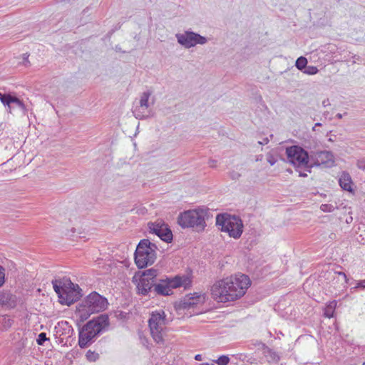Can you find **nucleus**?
I'll return each mask as SVG.
<instances>
[{
	"label": "nucleus",
	"mask_w": 365,
	"mask_h": 365,
	"mask_svg": "<svg viewBox=\"0 0 365 365\" xmlns=\"http://www.w3.org/2000/svg\"><path fill=\"white\" fill-rule=\"evenodd\" d=\"M250 284L249 277L243 274L226 277L212 286V297L218 302H232L244 296Z\"/></svg>",
	"instance_id": "obj_1"
},
{
	"label": "nucleus",
	"mask_w": 365,
	"mask_h": 365,
	"mask_svg": "<svg viewBox=\"0 0 365 365\" xmlns=\"http://www.w3.org/2000/svg\"><path fill=\"white\" fill-rule=\"evenodd\" d=\"M52 284L61 304L70 306L83 295L79 286L73 284L68 278L53 279Z\"/></svg>",
	"instance_id": "obj_2"
},
{
	"label": "nucleus",
	"mask_w": 365,
	"mask_h": 365,
	"mask_svg": "<svg viewBox=\"0 0 365 365\" xmlns=\"http://www.w3.org/2000/svg\"><path fill=\"white\" fill-rule=\"evenodd\" d=\"M158 247L148 239L141 240L137 245L134 259L137 267L144 268L154 263Z\"/></svg>",
	"instance_id": "obj_3"
},
{
	"label": "nucleus",
	"mask_w": 365,
	"mask_h": 365,
	"mask_svg": "<svg viewBox=\"0 0 365 365\" xmlns=\"http://www.w3.org/2000/svg\"><path fill=\"white\" fill-rule=\"evenodd\" d=\"M206 212L202 209L190 210L181 213L178 217V223L182 228H192L197 232L205 230Z\"/></svg>",
	"instance_id": "obj_4"
},
{
	"label": "nucleus",
	"mask_w": 365,
	"mask_h": 365,
	"mask_svg": "<svg viewBox=\"0 0 365 365\" xmlns=\"http://www.w3.org/2000/svg\"><path fill=\"white\" fill-rule=\"evenodd\" d=\"M216 225L220 227L221 231L227 232L229 236L234 239H239L243 232L242 221L235 215H217Z\"/></svg>",
	"instance_id": "obj_5"
},
{
	"label": "nucleus",
	"mask_w": 365,
	"mask_h": 365,
	"mask_svg": "<svg viewBox=\"0 0 365 365\" xmlns=\"http://www.w3.org/2000/svg\"><path fill=\"white\" fill-rule=\"evenodd\" d=\"M158 274V269L150 268L143 271L138 280L135 279L134 276L133 282H136L137 293L143 296L152 297Z\"/></svg>",
	"instance_id": "obj_6"
},
{
	"label": "nucleus",
	"mask_w": 365,
	"mask_h": 365,
	"mask_svg": "<svg viewBox=\"0 0 365 365\" xmlns=\"http://www.w3.org/2000/svg\"><path fill=\"white\" fill-rule=\"evenodd\" d=\"M286 155L290 163L296 167H304L308 168V172L311 173L309 165L310 155L308 152L299 145H292L286 148Z\"/></svg>",
	"instance_id": "obj_7"
},
{
	"label": "nucleus",
	"mask_w": 365,
	"mask_h": 365,
	"mask_svg": "<svg viewBox=\"0 0 365 365\" xmlns=\"http://www.w3.org/2000/svg\"><path fill=\"white\" fill-rule=\"evenodd\" d=\"M165 325V314L163 311L153 312L148 319V326L153 340L158 344L163 343V330Z\"/></svg>",
	"instance_id": "obj_8"
},
{
	"label": "nucleus",
	"mask_w": 365,
	"mask_h": 365,
	"mask_svg": "<svg viewBox=\"0 0 365 365\" xmlns=\"http://www.w3.org/2000/svg\"><path fill=\"white\" fill-rule=\"evenodd\" d=\"M175 37L178 43L185 48H190L197 44L204 45L207 42L206 37L190 30L182 34H176Z\"/></svg>",
	"instance_id": "obj_9"
},
{
	"label": "nucleus",
	"mask_w": 365,
	"mask_h": 365,
	"mask_svg": "<svg viewBox=\"0 0 365 365\" xmlns=\"http://www.w3.org/2000/svg\"><path fill=\"white\" fill-rule=\"evenodd\" d=\"M148 226L150 233L156 235L160 240L165 242L169 243L172 242V231L165 223L149 222Z\"/></svg>",
	"instance_id": "obj_10"
},
{
	"label": "nucleus",
	"mask_w": 365,
	"mask_h": 365,
	"mask_svg": "<svg viewBox=\"0 0 365 365\" xmlns=\"http://www.w3.org/2000/svg\"><path fill=\"white\" fill-rule=\"evenodd\" d=\"M310 159L313 162V165L316 166L323 165L330 168L334 163V155L331 151L328 150L312 152Z\"/></svg>",
	"instance_id": "obj_11"
},
{
	"label": "nucleus",
	"mask_w": 365,
	"mask_h": 365,
	"mask_svg": "<svg viewBox=\"0 0 365 365\" xmlns=\"http://www.w3.org/2000/svg\"><path fill=\"white\" fill-rule=\"evenodd\" d=\"M110 329L109 317L107 314H101L93 317V339Z\"/></svg>",
	"instance_id": "obj_12"
},
{
	"label": "nucleus",
	"mask_w": 365,
	"mask_h": 365,
	"mask_svg": "<svg viewBox=\"0 0 365 365\" xmlns=\"http://www.w3.org/2000/svg\"><path fill=\"white\" fill-rule=\"evenodd\" d=\"M76 315L78 317V326L82 327L81 324L84 323L91 315V294L86 297L84 302L78 305Z\"/></svg>",
	"instance_id": "obj_13"
},
{
	"label": "nucleus",
	"mask_w": 365,
	"mask_h": 365,
	"mask_svg": "<svg viewBox=\"0 0 365 365\" xmlns=\"http://www.w3.org/2000/svg\"><path fill=\"white\" fill-rule=\"evenodd\" d=\"M78 327V345L81 349H85L91 344V320Z\"/></svg>",
	"instance_id": "obj_14"
},
{
	"label": "nucleus",
	"mask_w": 365,
	"mask_h": 365,
	"mask_svg": "<svg viewBox=\"0 0 365 365\" xmlns=\"http://www.w3.org/2000/svg\"><path fill=\"white\" fill-rule=\"evenodd\" d=\"M108 304V299L105 297L93 291V314L106 310Z\"/></svg>",
	"instance_id": "obj_15"
},
{
	"label": "nucleus",
	"mask_w": 365,
	"mask_h": 365,
	"mask_svg": "<svg viewBox=\"0 0 365 365\" xmlns=\"http://www.w3.org/2000/svg\"><path fill=\"white\" fill-rule=\"evenodd\" d=\"M173 294L165 279H159L156 277V283L154 286L152 297L155 296H168Z\"/></svg>",
	"instance_id": "obj_16"
},
{
	"label": "nucleus",
	"mask_w": 365,
	"mask_h": 365,
	"mask_svg": "<svg viewBox=\"0 0 365 365\" xmlns=\"http://www.w3.org/2000/svg\"><path fill=\"white\" fill-rule=\"evenodd\" d=\"M258 350L262 351V354L267 359L269 363H277L279 361L280 357L279 354L273 349L269 348L265 344L259 342L257 344Z\"/></svg>",
	"instance_id": "obj_17"
},
{
	"label": "nucleus",
	"mask_w": 365,
	"mask_h": 365,
	"mask_svg": "<svg viewBox=\"0 0 365 365\" xmlns=\"http://www.w3.org/2000/svg\"><path fill=\"white\" fill-rule=\"evenodd\" d=\"M166 282H168V284L172 291L173 289L180 287H184L186 288V287L190 283V281L189 279L183 275H176L174 277H168L165 278Z\"/></svg>",
	"instance_id": "obj_18"
},
{
	"label": "nucleus",
	"mask_w": 365,
	"mask_h": 365,
	"mask_svg": "<svg viewBox=\"0 0 365 365\" xmlns=\"http://www.w3.org/2000/svg\"><path fill=\"white\" fill-rule=\"evenodd\" d=\"M16 305V297L9 291L0 292V306L7 309L14 308Z\"/></svg>",
	"instance_id": "obj_19"
},
{
	"label": "nucleus",
	"mask_w": 365,
	"mask_h": 365,
	"mask_svg": "<svg viewBox=\"0 0 365 365\" xmlns=\"http://www.w3.org/2000/svg\"><path fill=\"white\" fill-rule=\"evenodd\" d=\"M340 187L346 191L352 192L353 182L349 173L344 171L339 179Z\"/></svg>",
	"instance_id": "obj_20"
},
{
	"label": "nucleus",
	"mask_w": 365,
	"mask_h": 365,
	"mask_svg": "<svg viewBox=\"0 0 365 365\" xmlns=\"http://www.w3.org/2000/svg\"><path fill=\"white\" fill-rule=\"evenodd\" d=\"M133 113L137 119L140 120L146 119L152 115L150 107H140V105L134 107Z\"/></svg>",
	"instance_id": "obj_21"
},
{
	"label": "nucleus",
	"mask_w": 365,
	"mask_h": 365,
	"mask_svg": "<svg viewBox=\"0 0 365 365\" xmlns=\"http://www.w3.org/2000/svg\"><path fill=\"white\" fill-rule=\"evenodd\" d=\"M336 301L333 300L327 304L326 307L324 310V315L326 317L331 318L334 317L335 309L336 307Z\"/></svg>",
	"instance_id": "obj_22"
},
{
	"label": "nucleus",
	"mask_w": 365,
	"mask_h": 365,
	"mask_svg": "<svg viewBox=\"0 0 365 365\" xmlns=\"http://www.w3.org/2000/svg\"><path fill=\"white\" fill-rule=\"evenodd\" d=\"M152 94V92L150 91H147L143 92L140 98L138 103V105L140 106V107H150L149 104V98Z\"/></svg>",
	"instance_id": "obj_23"
},
{
	"label": "nucleus",
	"mask_w": 365,
	"mask_h": 365,
	"mask_svg": "<svg viewBox=\"0 0 365 365\" xmlns=\"http://www.w3.org/2000/svg\"><path fill=\"white\" fill-rule=\"evenodd\" d=\"M14 96H11V94H1L0 93V101L4 106H7L9 109L11 108V104L13 102Z\"/></svg>",
	"instance_id": "obj_24"
},
{
	"label": "nucleus",
	"mask_w": 365,
	"mask_h": 365,
	"mask_svg": "<svg viewBox=\"0 0 365 365\" xmlns=\"http://www.w3.org/2000/svg\"><path fill=\"white\" fill-rule=\"evenodd\" d=\"M307 65V59L304 56L299 57L295 62V66L300 71H303Z\"/></svg>",
	"instance_id": "obj_25"
},
{
	"label": "nucleus",
	"mask_w": 365,
	"mask_h": 365,
	"mask_svg": "<svg viewBox=\"0 0 365 365\" xmlns=\"http://www.w3.org/2000/svg\"><path fill=\"white\" fill-rule=\"evenodd\" d=\"M11 103H14L16 106L19 108L24 114L27 112V108L22 101H21L17 97L14 96L13 99V102Z\"/></svg>",
	"instance_id": "obj_26"
},
{
	"label": "nucleus",
	"mask_w": 365,
	"mask_h": 365,
	"mask_svg": "<svg viewBox=\"0 0 365 365\" xmlns=\"http://www.w3.org/2000/svg\"><path fill=\"white\" fill-rule=\"evenodd\" d=\"M0 322L2 324L4 328L5 329H7L8 328L11 327V325L14 323V320L9 317V316L5 315L2 317L1 320Z\"/></svg>",
	"instance_id": "obj_27"
},
{
	"label": "nucleus",
	"mask_w": 365,
	"mask_h": 365,
	"mask_svg": "<svg viewBox=\"0 0 365 365\" xmlns=\"http://www.w3.org/2000/svg\"><path fill=\"white\" fill-rule=\"evenodd\" d=\"M48 340L49 339L46 337V334L45 332H41L38 335L36 343L38 345L43 346L44 342Z\"/></svg>",
	"instance_id": "obj_28"
},
{
	"label": "nucleus",
	"mask_w": 365,
	"mask_h": 365,
	"mask_svg": "<svg viewBox=\"0 0 365 365\" xmlns=\"http://www.w3.org/2000/svg\"><path fill=\"white\" fill-rule=\"evenodd\" d=\"M319 71L318 68L314 66H306L304 69V73L308 75H314Z\"/></svg>",
	"instance_id": "obj_29"
},
{
	"label": "nucleus",
	"mask_w": 365,
	"mask_h": 365,
	"mask_svg": "<svg viewBox=\"0 0 365 365\" xmlns=\"http://www.w3.org/2000/svg\"><path fill=\"white\" fill-rule=\"evenodd\" d=\"M230 362V358L227 356L222 355L217 360L216 363L218 365H227Z\"/></svg>",
	"instance_id": "obj_30"
},
{
	"label": "nucleus",
	"mask_w": 365,
	"mask_h": 365,
	"mask_svg": "<svg viewBox=\"0 0 365 365\" xmlns=\"http://www.w3.org/2000/svg\"><path fill=\"white\" fill-rule=\"evenodd\" d=\"M321 210L325 212H331L334 210V207L331 205L329 204H322L320 206Z\"/></svg>",
	"instance_id": "obj_31"
},
{
	"label": "nucleus",
	"mask_w": 365,
	"mask_h": 365,
	"mask_svg": "<svg viewBox=\"0 0 365 365\" xmlns=\"http://www.w3.org/2000/svg\"><path fill=\"white\" fill-rule=\"evenodd\" d=\"M267 160L270 165H274L277 163V159L271 153L267 154Z\"/></svg>",
	"instance_id": "obj_32"
},
{
	"label": "nucleus",
	"mask_w": 365,
	"mask_h": 365,
	"mask_svg": "<svg viewBox=\"0 0 365 365\" xmlns=\"http://www.w3.org/2000/svg\"><path fill=\"white\" fill-rule=\"evenodd\" d=\"M5 282V269L0 265V287Z\"/></svg>",
	"instance_id": "obj_33"
},
{
	"label": "nucleus",
	"mask_w": 365,
	"mask_h": 365,
	"mask_svg": "<svg viewBox=\"0 0 365 365\" xmlns=\"http://www.w3.org/2000/svg\"><path fill=\"white\" fill-rule=\"evenodd\" d=\"M5 282V269L0 265V287Z\"/></svg>",
	"instance_id": "obj_34"
},
{
	"label": "nucleus",
	"mask_w": 365,
	"mask_h": 365,
	"mask_svg": "<svg viewBox=\"0 0 365 365\" xmlns=\"http://www.w3.org/2000/svg\"><path fill=\"white\" fill-rule=\"evenodd\" d=\"M356 166L359 169L365 171V158H361L357 160Z\"/></svg>",
	"instance_id": "obj_35"
},
{
	"label": "nucleus",
	"mask_w": 365,
	"mask_h": 365,
	"mask_svg": "<svg viewBox=\"0 0 365 365\" xmlns=\"http://www.w3.org/2000/svg\"><path fill=\"white\" fill-rule=\"evenodd\" d=\"M351 289H365V279L357 281L356 285Z\"/></svg>",
	"instance_id": "obj_36"
},
{
	"label": "nucleus",
	"mask_w": 365,
	"mask_h": 365,
	"mask_svg": "<svg viewBox=\"0 0 365 365\" xmlns=\"http://www.w3.org/2000/svg\"><path fill=\"white\" fill-rule=\"evenodd\" d=\"M335 274H338L339 277H341L346 284H349V279H348L346 274L344 272H336Z\"/></svg>",
	"instance_id": "obj_37"
},
{
	"label": "nucleus",
	"mask_w": 365,
	"mask_h": 365,
	"mask_svg": "<svg viewBox=\"0 0 365 365\" xmlns=\"http://www.w3.org/2000/svg\"><path fill=\"white\" fill-rule=\"evenodd\" d=\"M241 176V175L237 172V171H232L230 173V177L232 179V180H238L240 178V177Z\"/></svg>",
	"instance_id": "obj_38"
},
{
	"label": "nucleus",
	"mask_w": 365,
	"mask_h": 365,
	"mask_svg": "<svg viewBox=\"0 0 365 365\" xmlns=\"http://www.w3.org/2000/svg\"><path fill=\"white\" fill-rule=\"evenodd\" d=\"M29 55L27 53L23 54V60H24L23 64L26 67L30 66V62L29 61Z\"/></svg>",
	"instance_id": "obj_39"
},
{
	"label": "nucleus",
	"mask_w": 365,
	"mask_h": 365,
	"mask_svg": "<svg viewBox=\"0 0 365 365\" xmlns=\"http://www.w3.org/2000/svg\"><path fill=\"white\" fill-rule=\"evenodd\" d=\"M86 356L88 361H91V350L87 351Z\"/></svg>",
	"instance_id": "obj_40"
},
{
	"label": "nucleus",
	"mask_w": 365,
	"mask_h": 365,
	"mask_svg": "<svg viewBox=\"0 0 365 365\" xmlns=\"http://www.w3.org/2000/svg\"><path fill=\"white\" fill-rule=\"evenodd\" d=\"M189 300H192V302H190L189 304H196L198 303V300H195V297H190Z\"/></svg>",
	"instance_id": "obj_41"
},
{
	"label": "nucleus",
	"mask_w": 365,
	"mask_h": 365,
	"mask_svg": "<svg viewBox=\"0 0 365 365\" xmlns=\"http://www.w3.org/2000/svg\"><path fill=\"white\" fill-rule=\"evenodd\" d=\"M216 163H217L216 160H211L209 161V165H210V167L214 168V167L216 166Z\"/></svg>",
	"instance_id": "obj_42"
},
{
	"label": "nucleus",
	"mask_w": 365,
	"mask_h": 365,
	"mask_svg": "<svg viewBox=\"0 0 365 365\" xmlns=\"http://www.w3.org/2000/svg\"><path fill=\"white\" fill-rule=\"evenodd\" d=\"M98 357H99L98 354L93 351V361H96L98 359Z\"/></svg>",
	"instance_id": "obj_43"
},
{
	"label": "nucleus",
	"mask_w": 365,
	"mask_h": 365,
	"mask_svg": "<svg viewBox=\"0 0 365 365\" xmlns=\"http://www.w3.org/2000/svg\"><path fill=\"white\" fill-rule=\"evenodd\" d=\"M322 105H323L324 107H326V106H329V99L327 98V99L324 100L323 102H322Z\"/></svg>",
	"instance_id": "obj_44"
},
{
	"label": "nucleus",
	"mask_w": 365,
	"mask_h": 365,
	"mask_svg": "<svg viewBox=\"0 0 365 365\" xmlns=\"http://www.w3.org/2000/svg\"><path fill=\"white\" fill-rule=\"evenodd\" d=\"M115 50L116 51H118V52H123V53H124V52H125V51H123L121 50V48H120V46L119 45H116V46H115Z\"/></svg>",
	"instance_id": "obj_45"
},
{
	"label": "nucleus",
	"mask_w": 365,
	"mask_h": 365,
	"mask_svg": "<svg viewBox=\"0 0 365 365\" xmlns=\"http://www.w3.org/2000/svg\"><path fill=\"white\" fill-rule=\"evenodd\" d=\"M344 115H346V113H344V114L337 113L336 115V118H337L338 119H341Z\"/></svg>",
	"instance_id": "obj_46"
},
{
	"label": "nucleus",
	"mask_w": 365,
	"mask_h": 365,
	"mask_svg": "<svg viewBox=\"0 0 365 365\" xmlns=\"http://www.w3.org/2000/svg\"><path fill=\"white\" fill-rule=\"evenodd\" d=\"M195 359L197 360V361H201L202 360V355L201 354L195 355Z\"/></svg>",
	"instance_id": "obj_47"
},
{
	"label": "nucleus",
	"mask_w": 365,
	"mask_h": 365,
	"mask_svg": "<svg viewBox=\"0 0 365 365\" xmlns=\"http://www.w3.org/2000/svg\"><path fill=\"white\" fill-rule=\"evenodd\" d=\"M321 125H322V123H315L314 126L312 128V130H313L314 131H315V130H316V128H318V126H321Z\"/></svg>",
	"instance_id": "obj_48"
},
{
	"label": "nucleus",
	"mask_w": 365,
	"mask_h": 365,
	"mask_svg": "<svg viewBox=\"0 0 365 365\" xmlns=\"http://www.w3.org/2000/svg\"><path fill=\"white\" fill-rule=\"evenodd\" d=\"M299 175L300 177H307V173H302V172L299 171Z\"/></svg>",
	"instance_id": "obj_49"
},
{
	"label": "nucleus",
	"mask_w": 365,
	"mask_h": 365,
	"mask_svg": "<svg viewBox=\"0 0 365 365\" xmlns=\"http://www.w3.org/2000/svg\"><path fill=\"white\" fill-rule=\"evenodd\" d=\"M353 58H354V63H356L357 61L359 60V56H358L355 55L354 56H353Z\"/></svg>",
	"instance_id": "obj_50"
},
{
	"label": "nucleus",
	"mask_w": 365,
	"mask_h": 365,
	"mask_svg": "<svg viewBox=\"0 0 365 365\" xmlns=\"http://www.w3.org/2000/svg\"><path fill=\"white\" fill-rule=\"evenodd\" d=\"M71 0H57L58 2H69Z\"/></svg>",
	"instance_id": "obj_51"
},
{
	"label": "nucleus",
	"mask_w": 365,
	"mask_h": 365,
	"mask_svg": "<svg viewBox=\"0 0 365 365\" xmlns=\"http://www.w3.org/2000/svg\"><path fill=\"white\" fill-rule=\"evenodd\" d=\"M198 365H215L214 364H209V363H202Z\"/></svg>",
	"instance_id": "obj_52"
},
{
	"label": "nucleus",
	"mask_w": 365,
	"mask_h": 365,
	"mask_svg": "<svg viewBox=\"0 0 365 365\" xmlns=\"http://www.w3.org/2000/svg\"><path fill=\"white\" fill-rule=\"evenodd\" d=\"M362 365H365V361L362 364Z\"/></svg>",
	"instance_id": "obj_53"
}]
</instances>
